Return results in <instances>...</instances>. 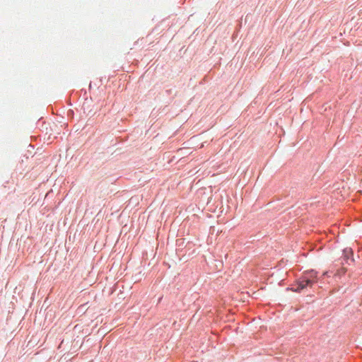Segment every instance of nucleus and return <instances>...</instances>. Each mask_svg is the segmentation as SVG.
Masks as SVG:
<instances>
[{
    "instance_id": "f257e3e1",
    "label": "nucleus",
    "mask_w": 362,
    "mask_h": 362,
    "mask_svg": "<svg viewBox=\"0 0 362 362\" xmlns=\"http://www.w3.org/2000/svg\"><path fill=\"white\" fill-rule=\"evenodd\" d=\"M310 284L311 281L309 278H304L299 282L297 288L294 289L293 291L296 292L300 291L305 288L306 286L310 285Z\"/></svg>"
},
{
    "instance_id": "f03ea898",
    "label": "nucleus",
    "mask_w": 362,
    "mask_h": 362,
    "mask_svg": "<svg viewBox=\"0 0 362 362\" xmlns=\"http://www.w3.org/2000/svg\"><path fill=\"white\" fill-rule=\"evenodd\" d=\"M344 253L346 256H347L349 254H351L352 253V250L351 248H346L344 249Z\"/></svg>"
},
{
    "instance_id": "7ed1b4c3",
    "label": "nucleus",
    "mask_w": 362,
    "mask_h": 362,
    "mask_svg": "<svg viewBox=\"0 0 362 362\" xmlns=\"http://www.w3.org/2000/svg\"><path fill=\"white\" fill-rule=\"evenodd\" d=\"M309 277L316 279L317 278V272H315L314 271H311L310 272Z\"/></svg>"
}]
</instances>
